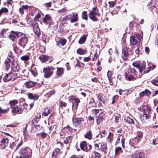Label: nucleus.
Instances as JSON below:
<instances>
[{
    "label": "nucleus",
    "instance_id": "29",
    "mask_svg": "<svg viewBox=\"0 0 158 158\" xmlns=\"http://www.w3.org/2000/svg\"><path fill=\"white\" fill-rule=\"evenodd\" d=\"M66 43V40L64 39H60L59 41L56 42L57 44L58 45H61L62 46L65 45Z\"/></svg>",
    "mask_w": 158,
    "mask_h": 158
},
{
    "label": "nucleus",
    "instance_id": "8",
    "mask_svg": "<svg viewBox=\"0 0 158 158\" xmlns=\"http://www.w3.org/2000/svg\"><path fill=\"white\" fill-rule=\"evenodd\" d=\"M67 19H70V22L73 23L77 22L78 20V14L77 13H72L68 15L66 17Z\"/></svg>",
    "mask_w": 158,
    "mask_h": 158
},
{
    "label": "nucleus",
    "instance_id": "33",
    "mask_svg": "<svg viewBox=\"0 0 158 158\" xmlns=\"http://www.w3.org/2000/svg\"><path fill=\"white\" fill-rule=\"evenodd\" d=\"M57 74L59 76L63 75L64 73V69L63 68L57 67Z\"/></svg>",
    "mask_w": 158,
    "mask_h": 158
},
{
    "label": "nucleus",
    "instance_id": "25",
    "mask_svg": "<svg viewBox=\"0 0 158 158\" xmlns=\"http://www.w3.org/2000/svg\"><path fill=\"white\" fill-rule=\"evenodd\" d=\"M39 58L42 63H44L48 60L49 57L45 55H41L39 56Z\"/></svg>",
    "mask_w": 158,
    "mask_h": 158
},
{
    "label": "nucleus",
    "instance_id": "57",
    "mask_svg": "<svg viewBox=\"0 0 158 158\" xmlns=\"http://www.w3.org/2000/svg\"><path fill=\"white\" fill-rule=\"evenodd\" d=\"M138 158H146L144 156V154L142 152L138 153Z\"/></svg>",
    "mask_w": 158,
    "mask_h": 158
},
{
    "label": "nucleus",
    "instance_id": "24",
    "mask_svg": "<svg viewBox=\"0 0 158 158\" xmlns=\"http://www.w3.org/2000/svg\"><path fill=\"white\" fill-rule=\"evenodd\" d=\"M150 117V115L149 113H144L140 117V119L142 121H144L145 120L148 119Z\"/></svg>",
    "mask_w": 158,
    "mask_h": 158
},
{
    "label": "nucleus",
    "instance_id": "62",
    "mask_svg": "<svg viewBox=\"0 0 158 158\" xmlns=\"http://www.w3.org/2000/svg\"><path fill=\"white\" fill-rule=\"evenodd\" d=\"M119 135L118 137L117 138V141L116 142L115 144H117L119 143V141L121 139V137H122L123 134H118Z\"/></svg>",
    "mask_w": 158,
    "mask_h": 158
},
{
    "label": "nucleus",
    "instance_id": "5",
    "mask_svg": "<svg viewBox=\"0 0 158 158\" xmlns=\"http://www.w3.org/2000/svg\"><path fill=\"white\" fill-rule=\"evenodd\" d=\"M29 149L28 148H23L21 149L19 152L20 154L19 158H29L30 153Z\"/></svg>",
    "mask_w": 158,
    "mask_h": 158
},
{
    "label": "nucleus",
    "instance_id": "31",
    "mask_svg": "<svg viewBox=\"0 0 158 158\" xmlns=\"http://www.w3.org/2000/svg\"><path fill=\"white\" fill-rule=\"evenodd\" d=\"M87 36V35H85L81 37L79 41V43L80 44H81L84 43Z\"/></svg>",
    "mask_w": 158,
    "mask_h": 158
},
{
    "label": "nucleus",
    "instance_id": "55",
    "mask_svg": "<svg viewBox=\"0 0 158 158\" xmlns=\"http://www.w3.org/2000/svg\"><path fill=\"white\" fill-rule=\"evenodd\" d=\"M125 139L123 135H122V138L121 140V143L122 144V146L123 148H125Z\"/></svg>",
    "mask_w": 158,
    "mask_h": 158
},
{
    "label": "nucleus",
    "instance_id": "6",
    "mask_svg": "<svg viewBox=\"0 0 158 158\" xmlns=\"http://www.w3.org/2000/svg\"><path fill=\"white\" fill-rule=\"evenodd\" d=\"M22 35V33L20 32L12 31L9 35L8 38L12 41L14 42L16 37H19Z\"/></svg>",
    "mask_w": 158,
    "mask_h": 158
},
{
    "label": "nucleus",
    "instance_id": "48",
    "mask_svg": "<svg viewBox=\"0 0 158 158\" xmlns=\"http://www.w3.org/2000/svg\"><path fill=\"white\" fill-rule=\"evenodd\" d=\"M93 155L95 158H100L101 157V154L95 151L93 152Z\"/></svg>",
    "mask_w": 158,
    "mask_h": 158
},
{
    "label": "nucleus",
    "instance_id": "63",
    "mask_svg": "<svg viewBox=\"0 0 158 158\" xmlns=\"http://www.w3.org/2000/svg\"><path fill=\"white\" fill-rule=\"evenodd\" d=\"M99 110L98 109H94L93 111V114L95 115H97L98 113Z\"/></svg>",
    "mask_w": 158,
    "mask_h": 158
},
{
    "label": "nucleus",
    "instance_id": "46",
    "mask_svg": "<svg viewBox=\"0 0 158 158\" xmlns=\"http://www.w3.org/2000/svg\"><path fill=\"white\" fill-rule=\"evenodd\" d=\"M113 136V134L111 132L109 133V135L107 137V141L109 142H110L112 140V138Z\"/></svg>",
    "mask_w": 158,
    "mask_h": 158
},
{
    "label": "nucleus",
    "instance_id": "19",
    "mask_svg": "<svg viewBox=\"0 0 158 158\" xmlns=\"http://www.w3.org/2000/svg\"><path fill=\"white\" fill-rule=\"evenodd\" d=\"M36 84V82L30 81L26 82L24 84L26 87L29 88L34 87Z\"/></svg>",
    "mask_w": 158,
    "mask_h": 158
},
{
    "label": "nucleus",
    "instance_id": "50",
    "mask_svg": "<svg viewBox=\"0 0 158 158\" xmlns=\"http://www.w3.org/2000/svg\"><path fill=\"white\" fill-rule=\"evenodd\" d=\"M82 18L86 20L88 19V16L87 13L85 11H83L82 13Z\"/></svg>",
    "mask_w": 158,
    "mask_h": 158
},
{
    "label": "nucleus",
    "instance_id": "45",
    "mask_svg": "<svg viewBox=\"0 0 158 158\" xmlns=\"http://www.w3.org/2000/svg\"><path fill=\"white\" fill-rule=\"evenodd\" d=\"M125 119L126 121L129 124H134V123L133 119L130 117H127V118H125Z\"/></svg>",
    "mask_w": 158,
    "mask_h": 158
},
{
    "label": "nucleus",
    "instance_id": "36",
    "mask_svg": "<svg viewBox=\"0 0 158 158\" xmlns=\"http://www.w3.org/2000/svg\"><path fill=\"white\" fill-rule=\"evenodd\" d=\"M72 138V137L71 136H69L67 137L64 140V143L65 144H69L71 142Z\"/></svg>",
    "mask_w": 158,
    "mask_h": 158
},
{
    "label": "nucleus",
    "instance_id": "59",
    "mask_svg": "<svg viewBox=\"0 0 158 158\" xmlns=\"http://www.w3.org/2000/svg\"><path fill=\"white\" fill-rule=\"evenodd\" d=\"M152 83L155 85H158V79H155L151 81Z\"/></svg>",
    "mask_w": 158,
    "mask_h": 158
},
{
    "label": "nucleus",
    "instance_id": "34",
    "mask_svg": "<svg viewBox=\"0 0 158 158\" xmlns=\"http://www.w3.org/2000/svg\"><path fill=\"white\" fill-rule=\"evenodd\" d=\"M101 145L102 146H100V149L103 151L105 153H106V151L107 149L106 143H101Z\"/></svg>",
    "mask_w": 158,
    "mask_h": 158
},
{
    "label": "nucleus",
    "instance_id": "49",
    "mask_svg": "<svg viewBox=\"0 0 158 158\" xmlns=\"http://www.w3.org/2000/svg\"><path fill=\"white\" fill-rule=\"evenodd\" d=\"M143 135V133L142 132H139V133L138 134V136L137 137L139 139L136 142V143H138L140 141V140H141L142 137Z\"/></svg>",
    "mask_w": 158,
    "mask_h": 158
},
{
    "label": "nucleus",
    "instance_id": "16",
    "mask_svg": "<svg viewBox=\"0 0 158 158\" xmlns=\"http://www.w3.org/2000/svg\"><path fill=\"white\" fill-rule=\"evenodd\" d=\"M12 111L13 114H21L23 110L20 106H17L13 108Z\"/></svg>",
    "mask_w": 158,
    "mask_h": 158
},
{
    "label": "nucleus",
    "instance_id": "22",
    "mask_svg": "<svg viewBox=\"0 0 158 158\" xmlns=\"http://www.w3.org/2000/svg\"><path fill=\"white\" fill-rule=\"evenodd\" d=\"M104 114L103 113H101L98 116H96V119L98 124H100L103 121V117Z\"/></svg>",
    "mask_w": 158,
    "mask_h": 158
},
{
    "label": "nucleus",
    "instance_id": "11",
    "mask_svg": "<svg viewBox=\"0 0 158 158\" xmlns=\"http://www.w3.org/2000/svg\"><path fill=\"white\" fill-rule=\"evenodd\" d=\"M84 122V119L82 118H73V123L76 127L81 125Z\"/></svg>",
    "mask_w": 158,
    "mask_h": 158
},
{
    "label": "nucleus",
    "instance_id": "51",
    "mask_svg": "<svg viewBox=\"0 0 158 158\" xmlns=\"http://www.w3.org/2000/svg\"><path fill=\"white\" fill-rule=\"evenodd\" d=\"M120 152H122V149L121 147H118L116 148L115 149V155H118Z\"/></svg>",
    "mask_w": 158,
    "mask_h": 158
},
{
    "label": "nucleus",
    "instance_id": "44",
    "mask_svg": "<svg viewBox=\"0 0 158 158\" xmlns=\"http://www.w3.org/2000/svg\"><path fill=\"white\" fill-rule=\"evenodd\" d=\"M60 151V149L59 148L56 149L55 151L53 152L52 154V158H56V155L57 153L59 152Z\"/></svg>",
    "mask_w": 158,
    "mask_h": 158
},
{
    "label": "nucleus",
    "instance_id": "28",
    "mask_svg": "<svg viewBox=\"0 0 158 158\" xmlns=\"http://www.w3.org/2000/svg\"><path fill=\"white\" fill-rule=\"evenodd\" d=\"M30 9L32 10L31 14V15H32L35 16V15H37V13H39V12H40L38 9L32 6H31Z\"/></svg>",
    "mask_w": 158,
    "mask_h": 158
},
{
    "label": "nucleus",
    "instance_id": "18",
    "mask_svg": "<svg viewBox=\"0 0 158 158\" xmlns=\"http://www.w3.org/2000/svg\"><path fill=\"white\" fill-rule=\"evenodd\" d=\"M43 22L46 24H49L50 25L51 22V19L49 15H46L43 19Z\"/></svg>",
    "mask_w": 158,
    "mask_h": 158
},
{
    "label": "nucleus",
    "instance_id": "58",
    "mask_svg": "<svg viewBox=\"0 0 158 158\" xmlns=\"http://www.w3.org/2000/svg\"><path fill=\"white\" fill-rule=\"evenodd\" d=\"M133 66L136 67L137 69H138L139 70V67H140V64L138 62H135L132 63Z\"/></svg>",
    "mask_w": 158,
    "mask_h": 158
},
{
    "label": "nucleus",
    "instance_id": "1",
    "mask_svg": "<svg viewBox=\"0 0 158 158\" xmlns=\"http://www.w3.org/2000/svg\"><path fill=\"white\" fill-rule=\"evenodd\" d=\"M137 72L134 68H130L128 69L125 73V78L126 80L128 81H131L135 79L134 76L135 75L137 77H140L137 76Z\"/></svg>",
    "mask_w": 158,
    "mask_h": 158
},
{
    "label": "nucleus",
    "instance_id": "4",
    "mask_svg": "<svg viewBox=\"0 0 158 158\" xmlns=\"http://www.w3.org/2000/svg\"><path fill=\"white\" fill-rule=\"evenodd\" d=\"M55 68L51 66H48L46 68H44L43 71L44 74V77L46 78H49L53 74V70Z\"/></svg>",
    "mask_w": 158,
    "mask_h": 158
},
{
    "label": "nucleus",
    "instance_id": "41",
    "mask_svg": "<svg viewBox=\"0 0 158 158\" xmlns=\"http://www.w3.org/2000/svg\"><path fill=\"white\" fill-rule=\"evenodd\" d=\"M98 140H96L94 142V143H95L94 147L95 149H100V146H102L101 143H98Z\"/></svg>",
    "mask_w": 158,
    "mask_h": 158
},
{
    "label": "nucleus",
    "instance_id": "12",
    "mask_svg": "<svg viewBox=\"0 0 158 158\" xmlns=\"http://www.w3.org/2000/svg\"><path fill=\"white\" fill-rule=\"evenodd\" d=\"M80 147L82 150L86 151L92 148L90 145H89L88 146L87 143L85 141L81 143Z\"/></svg>",
    "mask_w": 158,
    "mask_h": 158
},
{
    "label": "nucleus",
    "instance_id": "42",
    "mask_svg": "<svg viewBox=\"0 0 158 158\" xmlns=\"http://www.w3.org/2000/svg\"><path fill=\"white\" fill-rule=\"evenodd\" d=\"M142 50V47L141 46H139L136 48L135 50V52L137 56H138V55L139 54L141 53Z\"/></svg>",
    "mask_w": 158,
    "mask_h": 158
},
{
    "label": "nucleus",
    "instance_id": "3",
    "mask_svg": "<svg viewBox=\"0 0 158 158\" xmlns=\"http://www.w3.org/2000/svg\"><path fill=\"white\" fill-rule=\"evenodd\" d=\"M141 39V36L140 35L135 34L130 38V44L132 45H135L139 43Z\"/></svg>",
    "mask_w": 158,
    "mask_h": 158
},
{
    "label": "nucleus",
    "instance_id": "43",
    "mask_svg": "<svg viewBox=\"0 0 158 158\" xmlns=\"http://www.w3.org/2000/svg\"><path fill=\"white\" fill-rule=\"evenodd\" d=\"M98 98L99 101V104L101 105L102 103H104L105 100L104 98L100 94H98Z\"/></svg>",
    "mask_w": 158,
    "mask_h": 158
},
{
    "label": "nucleus",
    "instance_id": "52",
    "mask_svg": "<svg viewBox=\"0 0 158 158\" xmlns=\"http://www.w3.org/2000/svg\"><path fill=\"white\" fill-rule=\"evenodd\" d=\"M21 59L23 60L27 61L29 59V56L24 55L22 56Z\"/></svg>",
    "mask_w": 158,
    "mask_h": 158
},
{
    "label": "nucleus",
    "instance_id": "27",
    "mask_svg": "<svg viewBox=\"0 0 158 158\" xmlns=\"http://www.w3.org/2000/svg\"><path fill=\"white\" fill-rule=\"evenodd\" d=\"M85 138L89 139H91L92 137V133L90 130L88 131L84 135Z\"/></svg>",
    "mask_w": 158,
    "mask_h": 158
},
{
    "label": "nucleus",
    "instance_id": "26",
    "mask_svg": "<svg viewBox=\"0 0 158 158\" xmlns=\"http://www.w3.org/2000/svg\"><path fill=\"white\" fill-rule=\"evenodd\" d=\"M28 98L30 99H33L34 101L37 100L39 96L37 95L32 93H29L28 94Z\"/></svg>",
    "mask_w": 158,
    "mask_h": 158
},
{
    "label": "nucleus",
    "instance_id": "23",
    "mask_svg": "<svg viewBox=\"0 0 158 158\" xmlns=\"http://www.w3.org/2000/svg\"><path fill=\"white\" fill-rule=\"evenodd\" d=\"M141 110L142 111H144V113H149L151 111L150 107L147 105L143 106Z\"/></svg>",
    "mask_w": 158,
    "mask_h": 158
},
{
    "label": "nucleus",
    "instance_id": "38",
    "mask_svg": "<svg viewBox=\"0 0 158 158\" xmlns=\"http://www.w3.org/2000/svg\"><path fill=\"white\" fill-rule=\"evenodd\" d=\"M77 54L80 55H83L87 53L86 50H83L81 48L78 49L77 51Z\"/></svg>",
    "mask_w": 158,
    "mask_h": 158
},
{
    "label": "nucleus",
    "instance_id": "13",
    "mask_svg": "<svg viewBox=\"0 0 158 158\" xmlns=\"http://www.w3.org/2000/svg\"><path fill=\"white\" fill-rule=\"evenodd\" d=\"M71 99L73 103L72 108L74 109H77L78 103L80 102V100L78 99L75 98L74 97H73Z\"/></svg>",
    "mask_w": 158,
    "mask_h": 158
},
{
    "label": "nucleus",
    "instance_id": "35",
    "mask_svg": "<svg viewBox=\"0 0 158 158\" xmlns=\"http://www.w3.org/2000/svg\"><path fill=\"white\" fill-rule=\"evenodd\" d=\"M145 62H143L142 64L140 65V67H139V72L140 73H141L144 70L145 68Z\"/></svg>",
    "mask_w": 158,
    "mask_h": 158
},
{
    "label": "nucleus",
    "instance_id": "54",
    "mask_svg": "<svg viewBox=\"0 0 158 158\" xmlns=\"http://www.w3.org/2000/svg\"><path fill=\"white\" fill-rule=\"evenodd\" d=\"M110 7H113L114 6V5L116 4V2L115 1H110L108 2Z\"/></svg>",
    "mask_w": 158,
    "mask_h": 158
},
{
    "label": "nucleus",
    "instance_id": "10",
    "mask_svg": "<svg viewBox=\"0 0 158 158\" xmlns=\"http://www.w3.org/2000/svg\"><path fill=\"white\" fill-rule=\"evenodd\" d=\"M31 25L33 27L35 35L38 36L40 35V30L39 28L38 25L35 22H33L31 23Z\"/></svg>",
    "mask_w": 158,
    "mask_h": 158
},
{
    "label": "nucleus",
    "instance_id": "37",
    "mask_svg": "<svg viewBox=\"0 0 158 158\" xmlns=\"http://www.w3.org/2000/svg\"><path fill=\"white\" fill-rule=\"evenodd\" d=\"M9 108L8 107H7L5 109H2L1 107H0V117L1 116L2 113H6L9 111Z\"/></svg>",
    "mask_w": 158,
    "mask_h": 158
},
{
    "label": "nucleus",
    "instance_id": "2",
    "mask_svg": "<svg viewBox=\"0 0 158 158\" xmlns=\"http://www.w3.org/2000/svg\"><path fill=\"white\" fill-rule=\"evenodd\" d=\"M100 14L99 12L98 9L97 7H94L90 11L89 14V18L94 21L95 22L98 20L96 16L99 17Z\"/></svg>",
    "mask_w": 158,
    "mask_h": 158
},
{
    "label": "nucleus",
    "instance_id": "40",
    "mask_svg": "<svg viewBox=\"0 0 158 158\" xmlns=\"http://www.w3.org/2000/svg\"><path fill=\"white\" fill-rule=\"evenodd\" d=\"M34 65L33 64L31 67V74L34 76L35 77L37 75V72L35 68H33Z\"/></svg>",
    "mask_w": 158,
    "mask_h": 158
},
{
    "label": "nucleus",
    "instance_id": "17",
    "mask_svg": "<svg viewBox=\"0 0 158 158\" xmlns=\"http://www.w3.org/2000/svg\"><path fill=\"white\" fill-rule=\"evenodd\" d=\"M13 73H9L8 74L6 73L5 75L4 76L3 78V80L5 82H7L10 81L12 79V76Z\"/></svg>",
    "mask_w": 158,
    "mask_h": 158
},
{
    "label": "nucleus",
    "instance_id": "47",
    "mask_svg": "<svg viewBox=\"0 0 158 158\" xmlns=\"http://www.w3.org/2000/svg\"><path fill=\"white\" fill-rule=\"evenodd\" d=\"M18 103V101L16 100H14L10 102V104L11 107H13L15 106Z\"/></svg>",
    "mask_w": 158,
    "mask_h": 158
},
{
    "label": "nucleus",
    "instance_id": "30",
    "mask_svg": "<svg viewBox=\"0 0 158 158\" xmlns=\"http://www.w3.org/2000/svg\"><path fill=\"white\" fill-rule=\"evenodd\" d=\"M150 92L148 89H145L144 91L140 92L139 95L140 97H142L144 95L148 96L150 95Z\"/></svg>",
    "mask_w": 158,
    "mask_h": 158
},
{
    "label": "nucleus",
    "instance_id": "14",
    "mask_svg": "<svg viewBox=\"0 0 158 158\" xmlns=\"http://www.w3.org/2000/svg\"><path fill=\"white\" fill-rule=\"evenodd\" d=\"M129 51V49L127 48H125L123 49L122 57L123 59L126 60L127 59V56H128V52Z\"/></svg>",
    "mask_w": 158,
    "mask_h": 158
},
{
    "label": "nucleus",
    "instance_id": "21",
    "mask_svg": "<svg viewBox=\"0 0 158 158\" xmlns=\"http://www.w3.org/2000/svg\"><path fill=\"white\" fill-rule=\"evenodd\" d=\"M12 60H10L8 58H7L4 62V65L7 71L10 68V64Z\"/></svg>",
    "mask_w": 158,
    "mask_h": 158
},
{
    "label": "nucleus",
    "instance_id": "53",
    "mask_svg": "<svg viewBox=\"0 0 158 158\" xmlns=\"http://www.w3.org/2000/svg\"><path fill=\"white\" fill-rule=\"evenodd\" d=\"M41 13L40 12H39V13H37V15H35V17L34 18V20L35 21H37L39 20V19L40 18V16Z\"/></svg>",
    "mask_w": 158,
    "mask_h": 158
},
{
    "label": "nucleus",
    "instance_id": "60",
    "mask_svg": "<svg viewBox=\"0 0 158 158\" xmlns=\"http://www.w3.org/2000/svg\"><path fill=\"white\" fill-rule=\"evenodd\" d=\"M7 58H8L10 60H12V61L14 60L13 54L11 52L8 55Z\"/></svg>",
    "mask_w": 158,
    "mask_h": 158
},
{
    "label": "nucleus",
    "instance_id": "64",
    "mask_svg": "<svg viewBox=\"0 0 158 158\" xmlns=\"http://www.w3.org/2000/svg\"><path fill=\"white\" fill-rule=\"evenodd\" d=\"M112 73L109 71H108L107 73V76L108 79H111L112 78Z\"/></svg>",
    "mask_w": 158,
    "mask_h": 158
},
{
    "label": "nucleus",
    "instance_id": "9",
    "mask_svg": "<svg viewBox=\"0 0 158 158\" xmlns=\"http://www.w3.org/2000/svg\"><path fill=\"white\" fill-rule=\"evenodd\" d=\"M27 41V38L26 36L24 35L19 39L18 43L19 45L22 46L23 48H24Z\"/></svg>",
    "mask_w": 158,
    "mask_h": 158
},
{
    "label": "nucleus",
    "instance_id": "56",
    "mask_svg": "<svg viewBox=\"0 0 158 158\" xmlns=\"http://www.w3.org/2000/svg\"><path fill=\"white\" fill-rule=\"evenodd\" d=\"M121 118V115L119 114H116L115 115V121L116 123L118 122L119 118Z\"/></svg>",
    "mask_w": 158,
    "mask_h": 158
},
{
    "label": "nucleus",
    "instance_id": "61",
    "mask_svg": "<svg viewBox=\"0 0 158 158\" xmlns=\"http://www.w3.org/2000/svg\"><path fill=\"white\" fill-rule=\"evenodd\" d=\"M67 104L66 103L61 101L60 102V105L61 107H65L66 106Z\"/></svg>",
    "mask_w": 158,
    "mask_h": 158
},
{
    "label": "nucleus",
    "instance_id": "15",
    "mask_svg": "<svg viewBox=\"0 0 158 158\" xmlns=\"http://www.w3.org/2000/svg\"><path fill=\"white\" fill-rule=\"evenodd\" d=\"M31 7V6L28 5H23L19 9L20 14H23L24 13V11L25 10L27 12L28 10L29 9L30 10Z\"/></svg>",
    "mask_w": 158,
    "mask_h": 158
},
{
    "label": "nucleus",
    "instance_id": "20",
    "mask_svg": "<svg viewBox=\"0 0 158 158\" xmlns=\"http://www.w3.org/2000/svg\"><path fill=\"white\" fill-rule=\"evenodd\" d=\"M8 139L7 138L4 139L2 140L0 143V145L1 146L2 148H4L6 146H7L8 143Z\"/></svg>",
    "mask_w": 158,
    "mask_h": 158
},
{
    "label": "nucleus",
    "instance_id": "39",
    "mask_svg": "<svg viewBox=\"0 0 158 158\" xmlns=\"http://www.w3.org/2000/svg\"><path fill=\"white\" fill-rule=\"evenodd\" d=\"M153 2V1H151L150 2L148 5V7L150 10H153L155 9V7L154 6V4L152 3Z\"/></svg>",
    "mask_w": 158,
    "mask_h": 158
},
{
    "label": "nucleus",
    "instance_id": "7",
    "mask_svg": "<svg viewBox=\"0 0 158 158\" xmlns=\"http://www.w3.org/2000/svg\"><path fill=\"white\" fill-rule=\"evenodd\" d=\"M11 68L12 70L14 72H20L19 74L22 75V73L24 72L23 71H25L24 70L23 71L21 69L18 65V63L15 60L12 61V64L11 65Z\"/></svg>",
    "mask_w": 158,
    "mask_h": 158
},
{
    "label": "nucleus",
    "instance_id": "32",
    "mask_svg": "<svg viewBox=\"0 0 158 158\" xmlns=\"http://www.w3.org/2000/svg\"><path fill=\"white\" fill-rule=\"evenodd\" d=\"M51 110L48 108H47L44 109V112L42 114V115L44 116H46L49 114L51 112Z\"/></svg>",
    "mask_w": 158,
    "mask_h": 158
}]
</instances>
